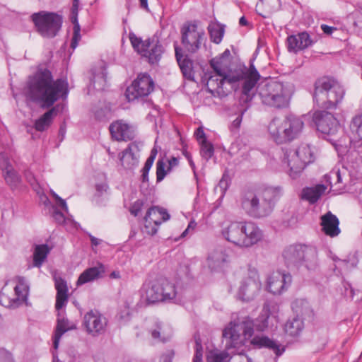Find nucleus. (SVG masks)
<instances>
[{"mask_svg": "<svg viewBox=\"0 0 362 362\" xmlns=\"http://www.w3.org/2000/svg\"><path fill=\"white\" fill-rule=\"evenodd\" d=\"M69 93L68 83L62 78L54 80L52 72L47 68H38L30 76L23 88L27 100L48 109L59 98H66Z\"/></svg>", "mask_w": 362, "mask_h": 362, "instance_id": "1", "label": "nucleus"}, {"mask_svg": "<svg viewBox=\"0 0 362 362\" xmlns=\"http://www.w3.org/2000/svg\"><path fill=\"white\" fill-rule=\"evenodd\" d=\"M281 195L282 189L280 187L244 189L241 193V207L250 217L264 218L272 214L275 202Z\"/></svg>", "mask_w": 362, "mask_h": 362, "instance_id": "2", "label": "nucleus"}, {"mask_svg": "<svg viewBox=\"0 0 362 362\" xmlns=\"http://www.w3.org/2000/svg\"><path fill=\"white\" fill-rule=\"evenodd\" d=\"M259 78L260 74L253 63H251L249 67L239 64L235 67H229L217 84L218 87H221L225 83L232 85L243 81L240 101L247 103L252 100L255 95L254 88Z\"/></svg>", "mask_w": 362, "mask_h": 362, "instance_id": "3", "label": "nucleus"}, {"mask_svg": "<svg viewBox=\"0 0 362 362\" xmlns=\"http://www.w3.org/2000/svg\"><path fill=\"white\" fill-rule=\"evenodd\" d=\"M304 122L302 118L293 114L284 117H274L268 125L272 139L277 144H283L298 139L302 134Z\"/></svg>", "mask_w": 362, "mask_h": 362, "instance_id": "4", "label": "nucleus"}, {"mask_svg": "<svg viewBox=\"0 0 362 362\" xmlns=\"http://www.w3.org/2000/svg\"><path fill=\"white\" fill-rule=\"evenodd\" d=\"M314 87L313 100L319 107L325 110L336 109L345 94L343 86L330 77L318 78Z\"/></svg>", "mask_w": 362, "mask_h": 362, "instance_id": "5", "label": "nucleus"}, {"mask_svg": "<svg viewBox=\"0 0 362 362\" xmlns=\"http://www.w3.org/2000/svg\"><path fill=\"white\" fill-rule=\"evenodd\" d=\"M282 256L286 266L291 270H300L304 267L312 272L318 267L317 250L312 246L290 245L284 250Z\"/></svg>", "mask_w": 362, "mask_h": 362, "instance_id": "6", "label": "nucleus"}, {"mask_svg": "<svg viewBox=\"0 0 362 362\" xmlns=\"http://www.w3.org/2000/svg\"><path fill=\"white\" fill-rule=\"evenodd\" d=\"M263 313L257 320L255 324L251 322H242L240 323L232 322L229 327H226L223 332V337L230 339V346L237 347L242 342L240 339L241 335H244V338L252 337L253 334V326L259 331H263L268 327L269 304L265 303L263 308Z\"/></svg>", "mask_w": 362, "mask_h": 362, "instance_id": "7", "label": "nucleus"}, {"mask_svg": "<svg viewBox=\"0 0 362 362\" xmlns=\"http://www.w3.org/2000/svg\"><path fill=\"white\" fill-rule=\"evenodd\" d=\"M259 95L264 105L282 109L288 106L292 89L288 83L271 81L260 88Z\"/></svg>", "mask_w": 362, "mask_h": 362, "instance_id": "8", "label": "nucleus"}, {"mask_svg": "<svg viewBox=\"0 0 362 362\" xmlns=\"http://www.w3.org/2000/svg\"><path fill=\"white\" fill-rule=\"evenodd\" d=\"M54 286L57 290L55 308L58 311L57 325L55 329L53 346L55 349L58 348L62 336L68 331L69 321L60 312L67 303L69 299L68 286L66 281L60 276L54 275Z\"/></svg>", "mask_w": 362, "mask_h": 362, "instance_id": "9", "label": "nucleus"}, {"mask_svg": "<svg viewBox=\"0 0 362 362\" xmlns=\"http://www.w3.org/2000/svg\"><path fill=\"white\" fill-rule=\"evenodd\" d=\"M146 300L150 303L156 302L177 301V291L174 284L163 278L157 279L144 285Z\"/></svg>", "mask_w": 362, "mask_h": 362, "instance_id": "10", "label": "nucleus"}, {"mask_svg": "<svg viewBox=\"0 0 362 362\" xmlns=\"http://www.w3.org/2000/svg\"><path fill=\"white\" fill-rule=\"evenodd\" d=\"M315 156L308 144H302L296 149L286 150L284 153V160L289 167V175L292 179H296L305 167L313 163Z\"/></svg>", "mask_w": 362, "mask_h": 362, "instance_id": "11", "label": "nucleus"}, {"mask_svg": "<svg viewBox=\"0 0 362 362\" xmlns=\"http://www.w3.org/2000/svg\"><path fill=\"white\" fill-rule=\"evenodd\" d=\"M31 18L37 33L46 38H53L57 36L63 23L62 16L54 12L34 13Z\"/></svg>", "mask_w": 362, "mask_h": 362, "instance_id": "12", "label": "nucleus"}, {"mask_svg": "<svg viewBox=\"0 0 362 362\" xmlns=\"http://www.w3.org/2000/svg\"><path fill=\"white\" fill-rule=\"evenodd\" d=\"M129 40L136 52L148 59L150 64H156L160 61L164 52V48L158 40L150 38L142 40L134 33L129 34Z\"/></svg>", "mask_w": 362, "mask_h": 362, "instance_id": "13", "label": "nucleus"}, {"mask_svg": "<svg viewBox=\"0 0 362 362\" xmlns=\"http://www.w3.org/2000/svg\"><path fill=\"white\" fill-rule=\"evenodd\" d=\"M181 34L182 44L190 53L197 52L205 38L204 30H198L196 21L185 23L181 28Z\"/></svg>", "mask_w": 362, "mask_h": 362, "instance_id": "14", "label": "nucleus"}, {"mask_svg": "<svg viewBox=\"0 0 362 362\" xmlns=\"http://www.w3.org/2000/svg\"><path fill=\"white\" fill-rule=\"evenodd\" d=\"M261 286L257 270L255 268H250L247 276L240 283L238 293L239 298L244 301L253 300L259 292Z\"/></svg>", "mask_w": 362, "mask_h": 362, "instance_id": "15", "label": "nucleus"}, {"mask_svg": "<svg viewBox=\"0 0 362 362\" xmlns=\"http://www.w3.org/2000/svg\"><path fill=\"white\" fill-rule=\"evenodd\" d=\"M154 89V81L148 74H140L125 92L129 101L144 98L151 94Z\"/></svg>", "mask_w": 362, "mask_h": 362, "instance_id": "16", "label": "nucleus"}, {"mask_svg": "<svg viewBox=\"0 0 362 362\" xmlns=\"http://www.w3.org/2000/svg\"><path fill=\"white\" fill-rule=\"evenodd\" d=\"M313 120L317 129L322 134H334L339 129V122L334 115L326 110L315 111Z\"/></svg>", "mask_w": 362, "mask_h": 362, "instance_id": "17", "label": "nucleus"}, {"mask_svg": "<svg viewBox=\"0 0 362 362\" xmlns=\"http://www.w3.org/2000/svg\"><path fill=\"white\" fill-rule=\"evenodd\" d=\"M107 324V320L98 310H90L83 317V325L86 331L93 336L103 333Z\"/></svg>", "mask_w": 362, "mask_h": 362, "instance_id": "18", "label": "nucleus"}, {"mask_svg": "<svg viewBox=\"0 0 362 362\" xmlns=\"http://www.w3.org/2000/svg\"><path fill=\"white\" fill-rule=\"evenodd\" d=\"M170 218V215L167 211L158 206H152L149 208L144 218V226L146 233L150 235H154L157 232L156 226H159L163 221Z\"/></svg>", "mask_w": 362, "mask_h": 362, "instance_id": "19", "label": "nucleus"}, {"mask_svg": "<svg viewBox=\"0 0 362 362\" xmlns=\"http://www.w3.org/2000/svg\"><path fill=\"white\" fill-rule=\"evenodd\" d=\"M291 282L292 276L290 274L277 271L268 277L267 288L269 292L279 295L286 291Z\"/></svg>", "mask_w": 362, "mask_h": 362, "instance_id": "20", "label": "nucleus"}, {"mask_svg": "<svg viewBox=\"0 0 362 362\" xmlns=\"http://www.w3.org/2000/svg\"><path fill=\"white\" fill-rule=\"evenodd\" d=\"M109 130L112 139L117 141H131L135 136L132 128L123 120L112 122L109 127Z\"/></svg>", "mask_w": 362, "mask_h": 362, "instance_id": "21", "label": "nucleus"}, {"mask_svg": "<svg viewBox=\"0 0 362 362\" xmlns=\"http://www.w3.org/2000/svg\"><path fill=\"white\" fill-rule=\"evenodd\" d=\"M243 233L242 247H250L259 242L263 237L262 231L252 222L244 223Z\"/></svg>", "mask_w": 362, "mask_h": 362, "instance_id": "22", "label": "nucleus"}, {"mask_svg": "<svg viewBox=\"0 0 362 362\" xmlns=\"http://www.w3.org/2000/svg\"><path fill=\"white\" fill-rule=\"evenodd\" d=\"M312 44L313 41L309 34L306 32L290 35L287 37V48L290 52L296 53L299 50L308 48Z\"/></svg>", "mask_w": 362, "mask_h": 362, "instance_id": "23", "label": "nucleus"}, {"mask_svg": "<svg viewBox=\"0 0 362 362\" xmlns=\"http://www.w3.org/2000/svg\"><path fill=\"white\" fill-rule=\"evenodd\" d=\"M243 226V222H232L223 228L221 233L226 240L240 247Z\"/></svg>", "mask_w": 362, "mask_h": 362, "instance_id": "24", "label": "nucleus"}, {"mask_svg": "<svg viewBox=\"0 0 362 362\" xmlns=\"http://www.w3.org/2000/svg\"><path fill=\"white\" fill-rule=\"evenodd\" d=\"M139 151V144L136 142H132L128 145L127 148L122 151V155L119 160L124 168L132 169L138 165V153Z\"/></svg>", "mask_w": 362, "mask_h": 362, "instance_id": "25", "label": "nucleus"}, {"mask_svg": "<svg viewBox=\"0 0 362 362\" xmlns=\"http://www.w3.org/2000/svg\"><path fill=\"white\" fill-rule=\"evenodd\" d=\"M175 52L176 60L183 76L188 80L194 81L192 61L187 55L183 54L182 49L178 46H175Z\"/></svg>", "mask_w": 362, "mask_h": 362, "instance_id": "26", "label": "nucleus"}, {"mask_svg": "<svg viewBox=\"0 0 362 362\" xmlns=\"http://www.w3.org/2000/svg\"><path fill=\"white\" fill-rule=\"evenodd\" d=\"M251 344L257 348H267L273 351L276 357L280 356L285 351L284 346L279 342L271 339L266 336H255Z\"/></svg>", "mask_w": 362, "mask_h": 362, "instance_id": "27", "label": "nucleus"}, {"mask_svg": "<svg viewBox=\"0 0 362 362\" xmlns=\"http://www.w3.org/2000/svg\"><path fill=\"white\" fill-rule=\"evenodd\" d=\"M230 64V52L226 49L220 56L211 59L210 66L221 78L229 69Z\"/></svg>", "mask_w": 362, "mask_h": 362, "instance_id": "28", "label": "nucleus"}, {"mask_svg": "<svg viewBox=\"0 0 362 362\" xmlns=\"http://www.w3.org/2000/svg\"><path fill=\"white\" fill-rule=\"evenodd\" d=\"M105 272V267L101 264L95 267L88 268L80 274L76 281V285L78 286L97 280L103 277Z\"/></svg>", "mask_w": 362, "mask_h": 362, "instance_id": "29", "label": "nucleus"}, {"mask_svg": "<svg viewBox=\"0 0 362 362\" xmlns=\"http://www.w3.org/2000/svg\"><path fill=\"white\" fill-rule=\"evenodd\" d=\"M339 221L337 217L329 211L322 216V230L330 237H335L339 234Z\"/></svg>", "mask_w": 362, "mask_h": 362, "instance_id": "30", "label": "nucleus"}, {"mask_svg": "<svg viewBox=\"0 0 362 362\" xmlns=\"http://www.w3.org/2000/svg\"><path fill=\"white\" fill-rule=\"evenodd\" d=\"M326 189L327 187L322 184L311 187H306L302 189L300 198L308 201L310 204H314L320 199Z\"/></svg>", "mask_w": 362, "mask_h": 362, "instance_id": "31", "label": "nucleus"}, {"mask_svg": "<svg viewBox=\"0 0 362 362\" xmlns=\"http://www.w3.org/2000/svg\"><path fill=\"white\" fill-rule=\"evenodd\" d=\"M0 168L6 180L18 181V173L13 169L6 154L0 153Z\"/></svg>", "mask_w": 362, "mask_h": 362, "instance_id": "32", "label": "nucleus"}, {"mask_svg": "<svg viewBox=\"0 0 362 362\" xmlns=\"http://www.w3.org/2000/svg\"><path fill=\"white\" fill-rule=\"evenodd\" d=\"M57 107H52L35 121V129L37 132H44L47 129L52 123L54 117L57 116Z\"/></svg>", "mask_w": 362, "mask_h": 362, "instance_id": "33", "label": "nucleus"}, {"mask_svg": "<svg viewBox=\"0 0 362 362\" xmlns=\"http://www.w3.org/2000/svg\"><path fill=\"white\" fill-rule=\"evenodd\" d=\"M228 260V255L223 249H216L208 257L209 267L212 269H216L221 267L223 264L227 262Z\"/></svg>", "mask_w": 362, "mask_h": 362, "instance_id": "34", "label": "nucleus"}, {"mask_svg": "<svg viewBox=\"0 0 362 362\" xmlns=\"http://www.w3.org/2000/svg\"><path fill=\"white\" fill-rule=\"evenodd\" d=\"M50 250L51 248L47 244L36 245L33 252V266L40 267Z\"/></svg>", "mask_w": 362, "mask_h": 362, "instance_id": "35", "label": "nucleus"}, {"mask_svg": "<svg viewBox=\"0 0 362 362\" xmlns=\"http://www.w3.org/2000/svg\"><path fill=\"white\" fill-rule=\"evenodd\" d=\"M303 327V320L298 317H295L286 322L284 330L287 334L291 337H296L301 332Z\"/></svg>", "mask_w": 362, "mask_h": 362, "instance_id": "36", "label": "nucleus"}, {"mask_svg": "<svg viewBox=\"0 0 362 362\" xmlns=\"http://www.w3.org/2000/svg\"><path fill=\"white\" fill-rule=\"evenodd\" d=\"M208 31L213 42L219 44L222 41L225 33L223 25L217 22H211L208 26Z\"/></svg>", "mask_w": 362, "mask_h": 362, "instance_id": "37", "label": "nucleus"}, {"mask_svg": "<svg viewBox=\"0 0 362 362\" xmlns=\"http://www.w3.org/2000/svg\"><path fill=\"white\" fill-rule=\"evenodd\" d=\"M153 339L157 342H165L168 341L171 337L170 333H166L163 330V325L160 322H156L154 327L149 330Z\"/></svg>", "mask_w": 362, "mask_h": 362, "instance_id": "38", "label": "nucleus"}, {"mask_svg": "<svg viewBox=\"0 0 362 362\" xmlns=\"http://www.w3.org/2000/svg\"><path fill=\"white\" fill-rule=\"evenodd\" d=\"M349 129L355 139L362 138V112L358 113L352 117Z\"/></svg>", "mask_w": 362, "mask_h": 362, "instance_id": "39", "label": "nucleus"}, {"mask_svg": "<svg viewBox=\"0 0 362 362\" xmlns=\"http://www.w3.org/2000/svg\"><path fill=\"white\" fill-rule=\"evenodd\" d=\"M158 154V149L154 146L150 153V156L146 160L144 166L141 169V181H148V173Z\"/></svg>", "mask_w": 362, "mask_h": 362, "instance_id": "40", "label": "nucleus"}, {"mask_svg": "<svg viewBox=\"0 0 362 362\" xmlns=\"http://www.w3.org/2000/svg\"><path fill=\"white\" fill-rule=\"evenodd\" d=\"M95 117L100 122L107 121L112 116V110L109 104H104L94 112Z\"/></svg>", "mask_w": 362, "mask_h": 362, "instance_id": "41", "label": "nucleus"}, {"mask_svg": "<svg viewBox=\"0 0 362 362\" xmlns=\"http://www.w3.org/2000/svg\"><path fill=\"white\" fill-rule=\"evenodd\" d=\"M330 184V192L333 194H339L345 192H353L351 187V182H329Z\"/></svg>", "mask_w": 362, "mask_h": 362, "instance_id": "42", "label": "nucleus"}, {"mask_svg": "<svg viewBox=\"0 0 362 362\" xmlns=\"http://www.w3.org/2000/svg\"><path fill=\"white\" fill-rule=\"evenodd\" d=\"M18 284L14 287V291L16 294L15 298H19V303L21 304L24 300L26 295V285L25 280L24 277L18 276L17 277Z\"/></svg>", "mask_w": 362, "mask_h": 362, "instance_id": "43", "label": "nucleus"}, {"mask_svg": "<svg viewBox=\"0 0 362 362\" xmlns=\"http://www.w3.org/2000/svg\"><path fill=\"white\" fill-rule=\"evenodd\" d=\"M201 145V155L206 160H209L214 155V148L211 143L209 142L206 139L200 141Z\"/></svg>", "mask_w": 362, "mask_h": 362, "instance_id": "44", "label": "nucleus"}, {"mask_svg": "<svg viewBox=\"0 0 362 362\" xmlns=\"http://www.w3.org/2000/svg\"><path fill=\"white\" fill-rule=\"evenodd\" d=\"M0 304L9 308H16L21 305L19 303V298H11L4 293H0Z\"/></svg>", "mask_w": 362, "mask_h": 362, "instance_id": "45", "label": "nucleus"}, {"mask_svg": "<svg viewBox=\"0 0 362 362\" xmlns=\"http://www.w3.org/2000/svg\"><path fill=\"white\" fill-rule=\"evenodd\" d=\"M166 163L164 160L158 159L156 163V181H162L165 175L170 171L167 168L165 169Z\"/></svg>", "mask_w": 362, "mask_h": 362, "instance_id": "46", "label": "nucleus"}, {"mask_svg": "<svg viewBox=\"0 0 362 362\" xmlns=\"http://www.w3.org/2000/svg\"><path fill=\"white\" fill-rule=\"evenodd\" d=\"M73 23V37L71 42V47L72 49H75L78 44V42L80 41L81 36V28L80 25L78 23V21H71Z\"/></svg>", "mask_w": 362, "mask_h": 362, "instance_id": "47", "label": "nucleus"}, {"mask_svg": "<svg viewBox=\"0 0 362 362\" xmlns=\"http://www.w3.org/2000/svg\"><path fill=\"white\" fill-rule=\"evenodd\" d=\"M230 357L226 351L211 354L208 356V362H229Z\"/></svg>", "mask_w": 362, "mask_h": 362, "instance_id": "48", "label": "nucleus"}, {"mask_svg": "<svg viewBox=\"0 0 362 362\" xmlns=\"http://www.w3.org/2000/svg\"><path fill=\"white\" fill-rule=\"evenodd\" d=\"M195 339V354L193 358V361L202 362L203 348L202 345V341L199 336H194Z\"/></svg>", "mask_w": 362, "mask_h": 362, "instance_id": "49", "label": "nucleus"}, {"mask_svg": "<svg viewBox=\"0 0 362 362\" xmlns=\"http://www.w3.org/2000/svg\"><path fill=\"white\" fill-rule=\"evenodd\" d=\"M106 83V77L104 73L95 75L91 80V83L95 88L103 89L105 83Z\"/></svg>", "mask_w": 362, "mask_h": 362, "instance_id": "50", "label": "nucleus"}, {"mask_svg": "<svg viewBox=\"0 0 362 362\" xmlns=\"http://www.w3.org/2000/svg\"><path fill=\"white\" fill-rule=\"evenodd\" d=\"M144 206V202L142 200H136L129 208V212L134 216H137L141 211Z\"/></svg>", "mask_w": 362, "mask_h": 362, "instance_id": "51", "label": "nucleus"}, {"mask_svg": "<svg viewBox=\"0 0 362 362\" xmlns=\"http://www.w3.org/2000/svg\"><path fill=\"white\" fill-rule=\"evenodd\" d=\"M79 0H73L72 6L71 8L70 21H78V13Z\"/></svg>", "mask_w": 362, "mask_h": 362, "instance_id": "52", "label": "nucleus"}, {"mask_svg": "<svg viewBox=\"0 0 362 362\" xmlns=\"http://www.w3.org/2000/svg\"><path fill=\"white\" fill-rule=\"evenodd\" d=\"M52 217L54 219V221L59 224L63 223L65 221L64 214L61 212L59 210H58L55 206H52Z\"/></svg>", "mask_w": 362, "mask_h": 362, "instance_id": "53", "label": "nucleus"}, {"mask_svg": "<svg viewBox=\"0 0 362 362\" xmlns=\"http://www.w3.org/2000/svg\"><path fill=\"white\" fill-rule=\"evenodd\" d=\"M351 145L354 151L362 158V138H354V140L351 141Z\"/></svg>", "mask_w": 362, "mask_h": 362, "instance_id": "54", "label": "nucleus"}, {"mask_svg": "<svg viewBox=\"0 0 362 362\" xmlns=\"http://www.w3.org/2000/svg\"><path fill=\"white\" fill-rule=\"evenodd\" d=\"M221 77L215 73L214 75H211L209 77L207 85L212 86L214 88L218 89L222 88L223 86L221 87H218V83L220 81Z\"/></svg>", "mask_w": 362, "mask_h": 362, "instance_id": "55", "label": "nucleus"}, {"mask_svg": "<svg viewBox=\"0 0 362 362\" xmlns=\"http://www.w3.org/2000/svg\"><path fill=\"white\" fill-rule=\"evenodd\" d=\"M228 188V182H218V184L214 187V191L216 193H220V197H223L226 191Z\"/></svg>", "mask_w": 362, "mask_h": 362, "instance_id": "56", "label": "nucleus"}, {"mask_svg": "<svg viewBox=\"0 0 362 362\" xmlns=\"http://www.w3.org/2000/svg\"><path fill=\"white\" fill-rule=\"evenodd\" d=\"M50 193L52 195V197L55 199L59 206H61L64 210L67 211L68 208L65 200L59 197L58 194H57L52 189H50Z\"/></svg>", "mask_w": 362, "mask_h": 362, "instance_id": "57", "label": "nucleus"}, {"mask_svg": "<svg viewBox=\"0 0 362 362\" xmlns=\"http://www.w3.org/2000/svg\"><path fill=\"white\" fill-rule=\"evenodd\" d=\"M39 199L41 204H44L47 207H51L54 206L52 204L47 196L45 194V192H42V194H38Z\"/></svg>", "mask_w": 362, "mask_h": 362, "instance_id": "58", "label": "nucleus"}, {"mask_svg": "<svg viewBox=\"0 0 362 362\" xmlns=\"http://www.w3.org/2000/svg\"><path fill=\"white\" fill-rule=\"evenodd\" d=\"M174 354L175 353L173 350L168 351L161 356L160 362H172Z\"/></svg>", "mask_w": 362, "mask_h": 362, "instance_id": "59", "label": "nucleus"}, {"mask_svg": "<svg viewBox=\"0 0 362 362\" xmlns=\"http://www.w3.org/2000/svg\"><path fill=\"white\" fill-rule=\"evenodd\" d=\"M197 226V223L192 221H190L188 224L187 228L183 231V233L181 235L182 238H184L187 235V234L190 232V230H193Z\"/></svg>", "mask_w": 362, "mask_h": 362, "instance_id": "60", "label": "nucleus"}, {"mask_svg": "<svg viewBox=\"0 0 362 362\" xmlns=\"http://www.w3.org/2000/svg\"><path fill=\"white\" fill-rule=\"evenodd\" d=\"M321 29L324 32V33L329 35H332L334 31L337 30V28L332 27V26H329L325 24L321 25Z\"/></svg>", "mask_w": 362, "mask_h": 362, "instance_id": "61", "label": "nucleus"}, {"mask_svg": "<svg viewBox=\"0 0 362 362\" xmlns=\"http://www.w3.org/2000/svg\"><path fill=\"white\" fill-rule=\"evenodd\" d=\"M196 137H197V139L198 141L201 140H204V139H206V136H205V133L202 129V127H199L197 129L195 133H194Z\"/></svg>", "mask_w": 362, "mask_h": 362, "instance_id": "62", "label": "nucleus"}, {"mask_svg": "<svg viewBox=\"0 0 362 362\" xmlns=\"http://www.w3.org/2000/svg\"><path fill=\"white\" fill-rule=\"evenodd\" d=\"M168 170H170V171H171L173 168L177 166L179 164V160L175 157H172L170 159H169L168 160Z\"/></svg>", "mask_w": 362, "mask_h": 362, "instance_id": "63", "label": "nucleus"}, {"mask_svg": "<svg viewBox=\"0 0 362 362\" xmlns=\"http://www.w3.org/2000/svg\"><path fill=\"white\" fill-rule=\"evenodd\" d=\"M0 362H12L10 356L2 350L0 351Z\"/></svg>", "mask_w": 362, "mask_h": 362, "instance_id": "64", "label": "nucleus"}]
</instances>
